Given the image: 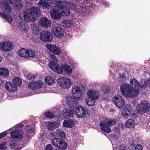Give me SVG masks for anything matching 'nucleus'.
I'll list each match as a JSON object with an SVG mask.
<instances>
[{
  "instance_id": "obj_45",
  "label": "nucleus",
  "mask_w": 150,
  "mask_h": 150,
  "mask_svg": "<svg viewBox=\"0 0 150 150\" xmlns=\"http://www.w3.org/2000/svg\"><path fill=\"white\" fill-rule=\"evenodd\" d=\"M102 91L105 93H108L109 91V87L106 86H104L102 88Z\"/></svg>"
},
{
  "instance_id": "obj_9",
  "label": "nucleus",
  "mask_w": 150,
  "mask_h": 150,
  "mask_svg": "<svg viewBox=\"0 0 150 150\" xmlns=\"http://www.w3.org/2000/svg\"><path fill=\"white\" fill-rule=\"evenodd\" d=\"M13 47L12 42L9 41L2 42L0 43V49L4 51L11 50Z\"/></svg>"
},
{
  "instance_id": "obj_63",
  "label": "nucleus",
  "mask_w": 150,
  "mask_h": 150,
  "mask_svg": "<svg viewBox=\"0 0 150 150\" xmlns=\"http://www.w3.org/2000/svg\"><path fill=\"white\" fill-rule=\"evenodd\" d=\"M2 57L1 56H0V63L1 62V61H2Z\"/></svg>"
},
{
  "instance_id": "obj_52",
  "label": "nucleus",
  "mask_w": 150,
  "mask_h": 150,
  "mask_svg": "<svg viewBox=\"0 0 150 150\" xmlns=\"http://www.w3.org/2000/svg\"><path fill=\"white\" fill-rule=\"evenodd\" d=\"M45 150H53L52 145L51 144H49L47 145Z\"/></svg>"
},
{
  "instance_id": "obj_21",
  "label": "nucleus",
  "mask_w": 150,
  "mask_h": 150,
  "mask_svg": "<svg viewBox=\"0 0 150 150\" xmlns=\"http://www.w3.org/2000/svg\"><path fill=\"white\" fill-rule=\"evenodd\" d=\"M6 89L8 91L11 92H14L16 91L17 87L13 83L7 82L5 84Z\"/></svg>"
},
{
  "instance_id": "obj_44",
  "label": "nucleus",
  "mask_w": 150,
  "mask_h": 150,
  "mask_svg": "<svg viewBox=\"0 0 150 150\" xmlns=\"http://www.w3.org/2000/svg\"><path fill=\"white\" fill-rule=\"evenodd\" d=\"M46 116L50 118H52L54 117V115L53 112L50 111H48L45 112Z\"/></svg>"
},
{
  "instance_id": "obj_58",
  "label": "nucleus",
  "mask_w": 150,
  "mask_h": 150,
  "mask_svg": "<svg viewBox=\"0 0 150 150\" xmlns=\"http://www.w3.org/2000/svg\"><path fill=\"white\" fill-rule=\"evenodd\" d=\"M149 79V80L147 82L148 83L145 82L144 85H143V86H146L148 83L150 84V79Z\"/></svg>"
},
{
  "instance_id": "obj_38",
  "label": "nucleus",
  "mask_w": 150,
  "mask_h": 150,
  "mask_svg": "<svg viewBox=\"0 0 150 150\" xmlns=\"http://www.w3.org/2000/svg\"><path fill=\"white\" fill-rule=\"evenodd\" d=\"M45 83L48 84H51L53 83L54 82V79L49 76H47L45 79Z\"/></svg>"
},
{
  "instance_id": "obj_41",
  "label": "nucleus",
  "mask_w": 150,
  "mask_h": 150,
  "mask_svg": "<svg viewBox=\"0 0 150 150\" xmlns=\"http://www.w3.org/2000/svg\"><path fill=\"white\" fill-rule=\"evenodd\" d=\"M13 82L17 86H20L22 84L21 79L18 77H15L13 79Z\"/></svg>"
},
{
  "instance_id": "obj_19",
  "label": "nucleus",
  "mask_w": 150,
  "mask_h": 150,
  "mask_svg": "<svg viewBox=\"0 0 150 150\" xmlns=\"http://www.w3.org/2000/svg\"><path fill=\"white\" fill-rule=\"evenodd\" d=\"M88 98L91 100H97L99 99L100 95L98 92L93 89H91L88 91L87 92Z\"/></svg>"
},
{
  "instance_id": "obj_15",
  "label": "nucleus",
  "mask_w": 150,
  "mask_h": 150,
  "mask_svg": "<svg viewBox=\"0 0 150 150\" xmlns=\"http://www.w3.org/2000/svg\"><path fill=\"white\" fill-rule=\"evenodd\" d=\"M76 113L79 117L85 118L86 115V111L85 108L81 105H78L76 107Z\"/></svg>"
},
{
  "instance_id": "obj_55",
  "label": "nucleus",
  "mask_w": 150,
  "mask_h": 150,
  "mask_svg": "<svg viewBox=\"0 0 150 150\" xmlns=\"http://www.w3.org/2000/svg\"><path fill=\"white\" fill-rule=\"evenodd\" d=\"M119 150H126L125 146L122 145H120L119 147Z\"/></svg>"
},
{
  "instance_id": "obj_32",
  "label": "nucleus",
  "mask_w": 150,
  "mask_h": 150,
  "mask_svg": "<svg viewBox=\"0 0 150 150\" xmlns=\"http://www.w3.org/2000/svg\"><path fill=\"white\" fill-rule=\"evenodd\" d=\"M63 115L66 118H68L73 116V113L71 110L65 109L63 111Z\"/></svg>"
},
{
  "instance_id": "obj_64",
  "label": "nucleus",
  "mask_w": 150,
  "mask_h": 150,
  "mask_svg": "<svg viewBox=\"0 0 150 150\" xmlns=\"http://www.w3.org/2000/svg\"><path fill=\"white\" fill-rule=\"evenodd\" d=\"M55 150H62L58 148L55 149Z\"/></svg>"
},
{
  "instance_id": "obj_35",
  "label": "nucleus",
  "mask_w": 150,
  "mask_h": 150,
  "mask_svg": "<svg viewBox=\"0 0 150 150\" xmlns=\"http://www.w3.org/2000/svg\"><path fill=\"white\" fill-rule=\"evenodd\" d=\"M135 125L134 120L132 119H129L125 123V126L127 128H132Z\"/></svg>"
},
{
  "instance_id": "obj_56",
  "label": "nucleus",
  "mask_w": 150,
  "mask_h": 150,
  "mask_svg": "<svg viewBox=\"0 0 150 150\" xmlns=\"http://www.w3.org/2000/svg\"><path fill=\"white\" fill-rule=\"evenodd\" d=\"M114 130L115 132H117V133H119L120 132L119 129L118 127L114 128Z\"/></svg>"
},
{
  "instance_id": "obj_11",
  "label": "nucleus",
  "mask_w": 150,
  "mask_h": 150,
  "mask_svg": "<svg viewBox=\"0 0 150 150\" xmlns=\"http://www.w3.org/2000/svg\"><path fill=\"white\" fill-rule=\"evenodd\" d=\"M52 33L53 35L57 37H62L64 34L63 30L60 28L55 26L52 27Z\"/></svg>"
},
{
  "instance_id": "obj_8",
  "label": "nucleus",
  "mask_w": 150,
  "mask_h": 150,
  "mask_svg": "<svg viewBox=\"0 0 150 150\" xmlns=\"http://www.w3.org/2000/svg\"><path fill=\"white\" fill-rule=\"evenodd\" d=\"M49 66L52 70L59 74H61L63 72L62 68L55 62L51 60L50 61Z\"/></svg>"
},
{
  "instance_id": "obj_37",
  "label": "nucleus",
  "mask_w": 150,
  "mask_h": 150,
  "mask_svg": "<svg viewBox=\"0 0 150 150\" xmlns=\"http://www.w3.org/2000/svg\"><path fill=\"white\" fill-rule=\"evenodd\" d=\"M58 126L57 122H53L50 123L47 125V128L49 129L53 130Z\"/></svg>"
},
{
  "instance_id": "obj_50",
  "label": "nucleus",
  "mask_w": 150,
  "mask_h": 150,
  "mask_svg": "<svg viewBox=\"0 0 150 150\" xmlns=\"http://www.w3.org/2000/svg\"><path fill=\"white\" fill-rule=\"evenodd\" d=\"M58 1H57L55 0H50V3L51 4H56L57 5L59 3Z\"/></svg>"
},
{
  "instance_id": "obj_22",
  "label": "nucleus",
  "mask_w": 150,
  "mask_h": 150,
  "mask_svg": "<svg viewBox=\"0 0 150 150\" xmlns=\"http://www.w3.org/2000/svg\"><path fill=\"white\" fill-rule=\"evenodd\" d=\"M41 86V82L39 81H37L30 83L28 84V88L32 89H35L37 88H39Z\"/></svg>"
},
{
  "instance_id": "obj_12",
  "label": "nucleus",
  "mask_w": 150,
  "mask_h": 150,
  "mask_svg": "<svg viewBox=\"0 0 150 150\" xmlns=\"http://www.w3.org/2000/svg\"><path fill=\"white\" fill-rule=\"evenodd\" d=\"M28 10L29 11V13L31 14L34 20L40 15V10L38 7H32Z\"/></svg>"
},
{
  "instance_id": "obj_16",
  "label": "nucleus",
  "mask_w": 150,
  "mask_h": 150,
  "mask_svg": "<svg viewBox=\"0 0 150 150\" xmlns=\"http://www.w3.org/2000/svg\"><path fill=\"white\" fill-rule=\"evenodd\" d=\"M121 92L123 95L126 97L127 94L131 89L130 85L126 83H123L120 86Z\"/></svg>"
},
{
  "instance_id": "obj_23",
  "label": "nucleus",
  "mask_w": 150,
  "mask_h": 150,
  "mask_svg": "<svg viewBox=\"0 0 150 150\" xmlns=\"http://www.w3.org/2000/svg\"><path fill=\"white\" fill-rule=\"evenodd\" d=\"M1 8L5 12L10 13L11 12V8L9 5L7 3L3 2L1 3Z\"/></svg>"
},
{
  "instance_id": "obj_20",
  "label": "nucleus",
  "mask_w": 150,
  "mask_h": 150,
  "mask_svg": "<svg viewBox=\"0 0 150 150\" xmlns=\"http://www.w3.org/2000/svg\"><path fill=\"white\" fill-rule=\"evenodd\" d=\"M58 2L59 4H60L61 5H65L69 7L72 10L76 9V8H78V5L72 2L66 1H58Z\"/></svg>"
},
{
  "instance_id": "obj_36",
  "label": "nucleus",
  "mask_w": 150,
  "mask_h": 150,
  "mask_svg": "<svg viewBox=\"0 0 150 150\" xmlns=\"http://www.w3.org/2000/svg\"><path fill=\"white\" fill-rule=\"evenodd\" d=\"M0 16L5 18L9 23L11 24L12 23V19L8 15L5 13L0 12Z\"/></svg>"
},
{
  "instance_id": "obj_25",
  "label": "nucleus",
  "mask_w": 150,
  "mask_h": 150,
  "mask_svg": "<svg viewBox=\"0 0 150 150\" xmlns=\"http://www.w3.org/2000/svg\"><path fill=\"white\" fill-rule=\"evenodd\" d=\"M130 83L132 88L140 89L142 88V86H141L140 83L135 79H132L131 80Z\"/></svg>"
},
{
  "instance_id": "obj_48",
  "label": "nucleus",
  "mask_w": 150,
  "mask_h": 150,
  "mask_svg": "<svg viewBox=\"0 0 150 150\" xmlns=\"http://www.w3.org/2000/svg\"><path fill=\"white\" fill-rule=\"evenodd\" d=\"M35 76L33 75L30 74L27 77V79L31 81L34 80L35 78Z\"/></svg>"
},
{
  "instance_id": "obj_10",
  "label": "nucleus",
  "mask_w": 150,
  "mask_h": 150,
  "mask_svg": "<svg viewBox=\"0 0 150 150\" xmlns=\"http://www.w3.org/2000/svg\"><path fill=\"white\" fill-rule=\"evenodd\" d=\"M20 17L22 20L25 21H34L32 16H31V14L29 13V10H28V11H22L20 14Z\"/></svg>"
},
{
  "instance_id": "obj_62",
  "label": "nucleus",
  "mask_w": 150,
  "mask_h": 150,
  "mask_svg": "<svg viewBox=\"0 0 150 150\" xmlns=\"http://www.w3.org/2000/svg\"><path fill=\"white\" fill-rule=\"evenodd\" d=\"M19 1H20V0H13V2Z\"/></svg>"
},
{
  "instance_id": "obj_40",
  "label": "nucleus",
  "mask_w": 150,
  "mask_h": 150,
  "mask_svg": "<svg viewBox=\"0 0 150 150\" xmlns=\"http://www.w3.org/2000/svg\"><path fill=\"white\" fill-rule=\"evenodd\" d=\"M95 100H91L90 98H86L85 101L86 104L89 105L91 106H94L95 104Z\"/></svg>"
},
{
  "instance_id": "obj_47",
  "label": "nucleus",
  "mask_w": 150,
  "mask_h": 150,
  "mask_svg": "<svg viewBox=\"0 0 150 150\" xmlns=\"http://www.w3.org/2000/svg\"><path fill=\"white\" fill-rule=\"evenodd\" d=\"M79 3L81 4H82L86 5L88 1V0H76Z\"/></svg>"
},
{
  "instance_id": "obj_30",
  "label": "nucleus",
  "mask_w": 150,
  "mask_h": 150,
  "mask_svg": "<svg viewBox=\"0 0 150 150\" xmlns=\"http://www.w3.org/2000/svg\"><path fill=\"white\" fill-rule=\"evenodd\" d=\"M11 135L13 138H21L22 137V133L18 129L12 131L11 132Z\"/></svg>"
},
{
  "instance_id": "obj_39",
  "label": "nucleus",
  "mask_w": 150,
  "mask_h": 150,
  "mask_svg": "<svg viewBox=\"0 0 150 150\" xmlns=\"http://www.w3.org/2000/svg\"><path fill=\"white\" fill-rule=\"evenodd\" d=\"M57 133L58 137L63 139H64L66 138V135L64 132L60 129H57Z\"/></svg>"
},
{
  "instance_id": "obj_1",
  "label": "nucleus",
  "mask_w": 150,
  "mask_h": 150,
  "mask_svg": "<svg viewBox=\"0 0 150 150\" xmlns=\"http://www.w3.org/2000/svg\"><path fill=\"white\" fill-rule=\"evenodd\" d=\"M72 93L75 95L73 97L70 96L66 98L67 104L72 109L74 110L77 104L76 101H79L82 98L80 88L77 86H74L72 88Z\"/></svg>"
},
{
  "instance_id": "obj_42",
  "label": "nucleus",
  "mask_w": 150,
  "mask_h": 150,
  "mask_svg": "<svg viewBox=\"0 0 150 150\" xmlns=\"http://www.w3.org/2000/svg\"><path fill=\"white\" fill-rule=\"evenodd\" d=\"M20 30L22 31L26 30L27 25H25L24 22H21L19 24Z\"/></svg>"
},
{
  "instance_id": "obj_18",
  "label": "nucleus",
  "mask_w": 150,
  "mask_h": 150,
  "mask_svg": "<svg viewBox=\"0 0 150 150\" xmlns=\"http://www.w3.org/2000/svg\"><path fill=\"white\" fill-rule=\"evenodd\" d=\"M140 90L135 88H132V89H130L126 97L132 98H136L138 96Z\"/></svg>"
},
{
  "instance_id": "obj_13",
  "label": "nucleus",
  "mask_w": 150,
  "mask_h": 150,
  "mask_svg": "<svg viewBox=\"0 0 150 150\" xmlns=\"http://www.w3.org/2000/svg\"><path fill=\"white\" fill-rule=\"evenodd\" d=\"M46 47L48 50L55 54L59 55L61 53V49L56 45L47 44L46 45Z\"/></svg>"
},
{
  "instance_id": "obj_53",
  "label": "nucleus",
  "mask_w": 150,
  "mask_h": 150,
  "mask_svg": "<svg viewBox=\"0 0 150 150\" xmlns=\"http://www.w3.org/2000/svg\"><path fill=\"white\" fill-rule=\"evenodd\" d=\"M7 134L6 132H4L0 134V139L5 136Z\"/></svg>"
},
{
  "instance_id": "obj_2",
  "label": "nucleus",
  "mask_w": 150,
  "mask_h": 150,
  "mask_svg": "<svg viewBox=\"0 0 150 150\" xmlns=\"http://www.w3.org/2000/svg\"><path fill=\"white\" fill-rule=\"evenodd\" d=\"M116 121L113 119H108L101 121L100 126L101 129L104 132L109 133L111 131L110 127L114 125L116 123Z\"/></svg>"
},
{
  "instance_id": "obj_29",
  "label": "nucleus",
  "mask_w": 150,
  "mask_h": 150,
  "mask_svg": "<svg viewBox=\"0 0 150 150\" xmlns=\"http://www.w3.org/2000/svg\"><path fill=\"white\" fill-rule=\"evenodd\" d=\"M62 69L67 75H70L72 73V69L71 67L67 64H62Z\"/></svg>"
},
{
  "instance_id": "obj_17",
  "label": "nucleus",
  "mask_w": 150,
  "mask_h": 150,
  "mask_svg": "<svg viewBox=\"0 0 150 150\" xmlns=\"http://www.w3.org/2000/svg\"><path fill=\"white\" fill-rule=\"evenodd\" d=\"M58 6H61L59 9L61 15L64 16H68L70 13V11L69 8L67 7L65 5H61L60 4H58L57 5Z\"/></svg>"
},
{
  "instance_id": "obj_57",
  "label": "nucleus",
  "mask_w": 150,
  "mask_h": 150,
  "mask_svg": "<svg viewBox=\"0 0 150 150\" xmlns=\"http://www.w3.org/2000/svg\"><path fill=\"white\" fill-rule=\"evenodd\" d=\"M67 23H68V24H67V22L66 21L65 24H66V26L67 27H70L71 26H74L73 25H72L71 23H68V22H67Z\"/></svg>"
},
{
  "instance_id": "obj_26",
  "label": "nucleus",
  "mask_w": 150,
  "mask_h": 150,
  "mask_svg": "<svg viewBox=\"0 0 150 150\" xmlns=\"http://www.w3.org/2000/svg\"><path fill=\"white\" fill-rule=\"evenodd\" d=\"M40 21L41 25L43 27L48 28L51 24L50 21L48 19L45 18H41Z\"/></svg>"
},
{
  "instance_id": "obj_5",
  "label": "nucleus",
  "mask_w": 150,
  "mask_h": 150,
  "mask_svg": "<svg viewBox=\"0 0 150 150\" xmlns=\"http://www.w3.org/2000/svg\"><path fill=\"white\" fill-rule=\"evenodd\" d=\"M52 143L53 145L62 149H65L67 146V144L66 142L59 138L53 139Z\"/></svg>"
},
{
  "instance_id": "obj_24",
  "label": "nucleus",
  "mask_w": 150,
  "mask_h": 150,
  "mask_svg": "<svg viewBox=\"0 0 150 150\" xmlns=\"http://www.w3.org/2000/svg\"><path fill=\"white\" fill-rule=\"evenodd\" d=\"M50 13L51 17L55 19H58L61 17V14L58 10L52 9Z\"/></svg>"
},
{
  "instance_id": "obj_59",
  "label": "nucleus",
  "mask_w": 150,
  "mask_h": 150,
  "mask_svg": "<svg viewBox=\"0 0 150 150\" xmlns=\"http://www.w3.org/2000/svg\"><path fill=\"white\" fill-rule=\"evenodd\" d=\"M124 75H123V74L122 75V76H121V75H119V78H120L121 79H123V78L124 77Z\"/></svg>"
},
{
  "instance_id": "obj_43",
  "label": "nucleus",
  "mask_w": 150,
  "mask_h": 150,
  "mask_svg": "<svg viewBox=\"0 0 150 150\" xmlns=\"http://www.w3.org/2000/svg\"><path fill=\"white\" fill-rule=\"evenodd\" d=\"M8 145L11 149L15 148L16 147L15 140L12 139L9 142Z\"/></svg>"
},
{
  "instance_id": "obj_60",
  "label": "nucleus",
  "mask_w": 150,
  "mask_h": 150,
  "mask_svg": "<svg viewBox=\"0 0 150 150\" xmlns=\"http://www.w3.org/2000/svg\"><path fill=\"white\" fill-rule=\"evenodd\" d=\"M23 125L22 124H18L17 125V127L18 128L22 127H23Z\"/></svg>"
},
{
  "instance_id": "obj_31",
  "label": "nucleus",
  "mask_w": 150,
  "mask_h": 150,
  "mask_svg": "<svg viewBox=\"0 0 150 150\" xmlns=\"http://www.w3.org/2000/svg\"><path fill=\"white\" fill-rule=\"evenodd\" d=\"M11 2V5L13 7L16 8L18 10H21L23 8V4L20 1L16 2H13L10 1Z\"/></svg>"
},
{
  "instance_id": "obj_28",
  "label": "nucleus",
  "mask_w": 150,
  "mask_h": 150,
  "mask_svg": "<svg viewBox=\"0 0 150 150\" xmlns=\"http://www.w3.org/2000/svg\"><path fill=\"white\" fill-rule=\"evenodd\" d=\"M131 107L129 105L126 106L125 108L122 111V115L125 117L127 118L131 114Z\"/></svg>"
},
{
  "instance_id": "obj_3",
  "label": "nucleus",
  "mask_w": 150,
  "mask_h": 150,
  "mask_svg": "<svg viewBox=\"0 0 150 150\" xmlns=\"http://www.w3.org/2000/svg\"><path fill=\"white\" fill-rule=\"evenodd\" d=\"M58 83L59 86L64 89H68L71 86V82L68 78L61 77L58 79Z\"/></svg>"
},
{
  "instance_id": "obj_14",
  "label": "nucleus",
  "mask_w": 150,
  "mask_h": 150,
  "mask_svg": "<svg viewBox=\"0 0 150 150\" xmlns=\"http://www.w3.org/2000/svg\"><path fill=\"white\" fill-rule=\"evenodd\" d=\"M113 101L115 104L119 108H122L125 105L124 99L119 95H118L114 97Z\"/></svg>"
},
{
  "instance_id": "obj_6",
  "label": "nucleus",
  "mask_w": 150,
  "mask_h": 150,
  "mask_svg": "<svg viewBox=\"0 0 150 150\" xmlns=\"http://www.w3.org/2000/svg\"><path fill=\"white\" fill-rule=\"evenodd\" d=\"M40 40L45 42H49L53 40V36L51 33L47 31L42 32L40 35Z\"/></svg>"
},
{
  "instance_id": "obj_33",
  "label": "nucleus",
  "mask_w": 150,
  "mask_h": 150,
  "mask_svg": "<svg viewBox=\"0 0 150 150\" xmlns=\"http://www.w3.org/2000/svg\"><path fill=\"white\" fill-rule=\"evenodd\" d=\"M63 125L66 127H71L74 126V122L71 120H65L63 122Z\"/></svg>"
},
{
  "instance_id": "obj_7",
  "label": "nucleus",
  "mask_w": 150,
  "mask_h": 150,
  "mask_svg": "<svg viewBox=\"0 0 150 150\" xmlns=\"http://www.w3.org/2000/svg\"><path fill=\"white\" fill-rule=\"evenodd\" d=\"M18 54L20 57H33L35 55V52L32 50H27L25 49L20 50Z\"/></svg>"
},
{
  "instance_id": "obj_4",
  "label": "nucleus",
  "mask_w": 150,
  "mask_h": 150,
  "mask_svg": "<svg viewBox=\"0 0 150 150\" xmlns=\"http://www.w3.org/2000/svg\"><path fill=\"white\" fill-rule=\"evenodd\" d=\"M149 103L147 100H142L141 103L137 106V109L139 112L144 113L147 111H149Z\"/></svg>"
},
{
  "instance_id": "obj_51",
  "label": "nucleus",
  "mask_w": 150,
  "mask_h": 150,
  "mask_svg": "<svg viewBox=\"0 0 150 150\" xmlns=\"http://www.w3.org/2000/svg\"><path fill=\"white\" fill-rule=\"evenodd\" d=\"M142 146L140 144H137L135 146V150H142Z\"/></svg>"
},
{
  "instance_id": "obj_27",
  "label": "nucleus",
  "mask_w": 150,
  "mask_h": 150,
  "mask_svg": "<svg viewBox=\"0 0 150 150\" xmlns=\"http://www.w3.org/2000/svg\"><path fill=\"white\" fill-rule=\"evenodd\" d=\"M38 6L40 8H45L47 9H49L51 7V5L42 0L39 1Z\"/></svg>"
},
{
  "instance_id": "obj_49",
  "label": "nucleus",
  "mask_w": 150,
  "mask_h": 150,
  "mask_svg": "<svg viewBox=\"0 0 150 150\" xmlns=\"http://www.w3.org/2000/svg\"><path fill=\"white\" fill-rule=\"evenodd\" d=\"M6 143L3 142L0 145V149L4 150L6 148Z\"/></svg>"
},
{
  "instance_id": "obj_61",
  "label": "nucleus",
  "mask_w": 150,
  "mask_h": 150,
  "mask_svg": "<svg viewBox=\"0 0 150 150\" xmlns=\"http://www.w3.org/2000/svg\"><path fill=\"white\" fill-rule=\"evenodd\" d=\"M21 149V147L17 148L15 149V150H20Z\"/></svg>"
},
{
  "instance_id": "obj_34",
  "label": "nucleus",
  "mask_w": 150,
  "mask_h": 150,
  "mask_svg": "<svg viewBox=\"0 0 150 150\" xmlns=\"http://www.w3.org/2000/svg\"><path fill=\"white\" fill-rule=\"evenodd\" d=\"M9 75V71L6 68H0V76L1 77H6Z\"/></svg>"
},
{
  "instance_id": "obj_54",
  "label": "nucleus",
  "mask_w": 150,
  "mask_h": 150,
  "mask_svg": "<svg viewBox=\"0 0 150 150\" xmlns=\"http://www.w3.org/2000/svg\"><path fill=\"white\" fill-rule=\"evenodd\" d=\"M130 145H131V149H133L134 148L135 146H136V144L134 142H132L130 144Z\"/></svg>"
},
{
  "instance_id": "obj_46",
  "label": "nucleus",
  "mask_w": 150,
  "mask_h": 150,
  "mask_svg": "<svg viewBox=\"0 0 150 150\" xmlns=\"http://www.w3.org/2000/svg\"><path fill=\"white\" fill-rule=\"evenodd\" d=\"M49 57L51 59L53 60V61L57 62V59L56 57L53 54H50L49 55Z\"/></svg>"
}]
</instances>
